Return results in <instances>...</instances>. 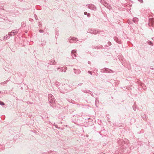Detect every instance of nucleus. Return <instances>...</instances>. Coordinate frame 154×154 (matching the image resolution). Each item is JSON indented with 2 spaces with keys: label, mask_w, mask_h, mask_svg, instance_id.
<instances>
[{
  "label": "nucleus",
  "mask_w": 154,
  "mask_h": 154,
  "mask_svg": "<svg viewBox=\"0 0 154 154\" xmlns=\"http://www.w3.org/2000/svg\"><path fill=\"white\" fill-rule=\"evenodd\" d=\"M0 104H1V105H4V104L3 102L1 101H0Z\"/></svg>",
  "instance_id": "nucleus-1"
},
{
  "label": "nucleus",
  "mask_w": 154,
  "mask_h": 154,
  "mask_svg": "<svg viewBox=\"0 0 154 154\" xmlns=\"http://www.w3.org/2000/svg\"><path fill=\"white\" fill-rule=\"evenodd\" d=\"M74 52V51H72V52L73 53V52Z\"/></svg>",
  "instance_id": "nucleus-2"
},
{
  "label": "nucleus",
  "mask_w": 154,
  "mask_h": 154,
  "mask_svg": "<svg viewBox=\"0 0 154 154\" xmlns=\"http://www.w3.org/2000/svg\"><path fill=\"white\" fill-rule=\"evenodd\" d=\"M74 56H75V54H74Z\"/></svg>",
  "instance_id": "nucleus-3"
}]
</instances>
